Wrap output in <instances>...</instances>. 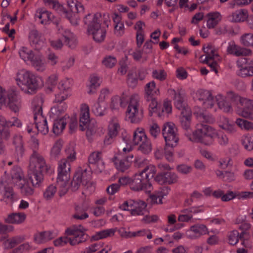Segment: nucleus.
<instances>
[{"label":"nucleus","mask_w":253,"mask_h":253,"mask_svg":"<svg viewBox=\"0 0 253 253\" xmlns=\"http://www.w3.org/2000/svg\"><path fill=\"white\" fill-rule=\"evenodd\" d=\"M12 186L18 189L23 195L29 196L34 193V188L29 185L22 169L18 167L5 171L1 177L0 189L4 198L10 202L15 201L16 196Z\"/></svg>","instance_id":"f257e3e1"},{"label":"nucleus","mask_w":253,"mask_h":253,"mask_svg":"<svg viewBox=\"0 0 253 253\" xmlns=\"http://www.w3.org/2000/svg\"><path fill=\"white\" fill-rule=\"evenodd\" d=\"M215 100L219 109L227 113L232 111L229 101L239 102L242 107L238 106L235 109L236 113L243 118L253 120V100L232 93L227 97L218 94Z\"/></svg>","instance_id":"f03ea898"},{"label":"nucleus","mask_w":253,"mask_h":253,"mask_svg":"<svg viewBox=\"0 0 253 253\" xmlns=\"http://www.w3.org/2000/svg\"><path fill=\"white\" fill-rule=\"evenodd\" d=\"M84 24L87 26V33L92 36L96 42H101L106 37V28L110 23L109 14L102 16L100 13L89 14L84 19Z\"/></svg>","instance_id":"7ed1b4c3"},{"label":"nucleus","mask_w":253,"mask_h":253,"mask_svg":"<svg viewBox=\"0 0 253 253\" xmlns=\"http://www.w3.org/2000/svg\"><path fill=\"white\" fill-rule=\"evenodd\" d=\"M122 139L126 144L123 148V152L126 154L133 149V145H139V150L145 154H148L152 150L150 140L148 138L144 129L142 127H137L133 132L132 138L130 139L129 135L124 132L122 133Z\"/></svg>","instance_id":"20e7f679"},{"label":"nucleus","mask_w":253,"mask_h":253,"mask_svg":"<svg viewBox=\"0 0 253 253\" xmlns=\"http://www.w3.org/2000/svg\"><path fill=\"white\" fill-rule=\"evenodd\" d=\"M186 130L185 135L189 140L193 142H199L205 145L210 146L214 142V138L217 135V131L212 127L202 125L198 126L197 129L192 131L190 126Z\"/></svg>","instance_id":"39448f33"},{"label":"nucleus","mask_w":253,"mask_h":253,"mask_svg":"<svg viewBox=\"0 0 253 253\" xmlns=\"http://www.w3.org/2000/svg\"><path fill=\"white\" fill-rule=\"evenodd\" d=\"M67 5L70 11H67L65 8L56 1H52L49 3L50 6L56 10L61 15L66 17L71 24L76 26L79 24L80 17L79 14L84 12V5L77 0H66Z\"/></svg>","instance_id":"423d86ee"},{"label":"nucleus","mask_w":253,"mask_h":253,"mask_svg":"<svg viewBox=\"0 0 253 253\" xmlns=\"http://www.w3.org/2000/svg\"><path fill=\"white\" fill-rule=\"evenodd\" d=\"M156 172V167L152 165L147 166L143 170L135 173L131 178L130 188L134 191L143 190L149 193L152 189L150 180Z\"/></svg>","instance_id":"0eeeda50"},{"label":"nucleus","mask_w":253,"mask_h":253,"mask_svg":"<svg viewBox=\"0 0 253 253\" xmlns=\"http://www.w3.org/2000/svg\"><path fill=\"white\" fill-rule=\"evenodd\" d=\"M15 80L21 89L27 93H33L43 85V81L41 77L36 76L26 70L19 71Z\"/></svg>","instance_id":"6e6552de"},{"label":"nucleus","mask_w":253,"mask_h":253,"mask_svg":"<svg viewBox=\"0 0 253 253\" xmlns=\"http://www.w3.org/2000/svg\"><path fill=\"white\" fill-rule=\"evenodd\" d=\"M169 93L173 99L175 106L181 110L179 119L182 126L184 129L188 128L191 124L192 114L190 108L184 103V92L181 89L175 90L170 89L169 90Z\"/></svg>","instance_id":"1a4fd4ad"},{"label":"nucleus","mask_w":253,"mask_h":253,"mask_svg":"<svg viewBox=\"0 0 253 253\" xmlns=\"http://www.w3.org/2000/svg\"><path fill=\"white\" fill-rule=\"evenodd\" d=\"M57 172L58 194L60 197H62L69 190L71 177V165L66 159H62L58 162Z\"/></svg>","instance_id":"9d476101"},{"label":"nucleus","mask_w":253,"mask_h":253,"mask_svg":"<svg viewBox=\"0 0 253 253\" xmlns=\"http://www.w3.org/2000/svg\"><path fill=\"white\" fill-rule=\"evenodd\" d=\"M43 99L41 97H35L32 102V109L34 119L37 130L43 134L48 132V127L45 118L42 115V105Z\"/></svg>","instance_id":"9b49d317"},{"label":"nucleus","mask_w":253,"mask_h":253,"mask_svg":"<svg viewBox=\"0 0 253 253\" xmlns=\"http://www.w3.org/2000/svg\"><path fill=\"white\" fill-rule=\"evenodd\" d=\"M4 104L12 112L16 113L22 108L21 97L13 90H5L0 87V104Z\"/></svg>","instance_id":"f8f14e48"},{"label":"nucleus","mask_w":253,"mask_h":253,"mask_svg":"<svg viewBox=\"0 0 253 253\" xmlns=\"http://www.w3.org/2000/svg\"><path fill=\"white\" fill-rule=\"evenodd\" d=\"M126 114L127 120L133 124H138L143 119L144 110L139 102L138 95L131 97Z\"/></svg>","instance_id":"ddd939ff"},{"label":"nucleus","mask_w":253,"mask_h":253,"mask_svg":"<svg viewBox=\"0 0 253 253\" xmlns=\"http://www.w3.org/2000/svg\"><path fill=\"white\" fill-rule=\"evenodd\" d=\"M29 170L44 171L49 175L54 172V167L47 164L43 157L36 152L31 157Z\"/></svg>","instance_id":"4468645a"},{"label":"nucleus","mask_w":253,"mask_h":253,"mask_svg":"<svg viewBox=\"0 0 253 253\" xmlns=\"http://www.w3.org/2000/svg\"><path fill=\"white\" fill-rule=\"evenodd\" d=\"M86 231V229L81 225H74L65 230V234L69 239L70 245L74 246L85 241Z\"/></svg>","instance_id":"2eb2a0df"},{"label":"nucleus","mask_w":253,"mask_h":253,"mask_svg":"<svg viewBox=\"0 0 253 253\" xmlns=\"http://www.w3.org/2000/svg\"><path fill=\"white\" fill-rule=\"evenodd\" d=\"M110 93L108 89L101 90L97 100L91 106L92 112L97 116H102L107 113V104L105 100Z\"/></svg>","instance_id":"dca6fc26"},{"label":"nucleus","mask_w":253,"mask_h":253,"mask_svg":"<svg viewBox=\"0 0 253 253\" xmlns=\"http://www.w3.org/2000/svg\"><path fill=\"white\" fill-rule=\"evenodd\" d=\"M162 134L166 145L172 147L176 146L178 141V137L176 127L173 123L167 122L164 124Z\"/></svg>","instance_id":"f3484780"},{"label":"nucleus","mask_w":253,"mask_h":253,"mask_svg":"<svg viewBox=\"0 0 253 253\" xmlns=\"http://www.w3.org/2000/svg\"><path fill=\"white\" fill-rule=\"evenodd\" d=\"M204 52L206 55H202L201 56V61L203 63H206L211 67V70L213 71L216 74L218 73V68L219 65L217 62V59L215 61H211L212 60L216 59L218 57L217 53L213 49L211 45H207L203 47Z\"/></svg>","instance_id":"a211bd4d"},{"label":"nucleus","mask_w":253,"mask_h":253,"mask_svg":"<svg viewBox=\"0 0 253 253\" xmlns=\"http://www.w3.org/2000/svg\"><path fill=\"white\" fill-rule=\"evenodd\" d=\"M120 208L122 210L129 211L132 215H139L144 214L146 204L142 201H134L130 200L124 202Z\"/></svg>","instance_id":"6ab92c4d"},{"label":"nucleus","mask_w":253,"mask_h":253,"mask_svg":"<svg viewBox=\"0 0 253 253\" xmlns=\"http://www.w3.org/2000/svg\"><path fill=\"white\" fill-rule=\"evenodd\" d=\"M91 177V171L89 170H78L71 182H70L69 186L73 191L77 190L80 186L82 185H86Z\"/></svg>","instance_id":"aec40b11"},{"label":"nucleus","mask_w":253,"mask_h":253,"mask_svg":"<svg viewBox=\"0 0 253 253\" xmlns=\"http://www.w3.org/2000/svg\"><path fill=\"white\" fill-rule=\"evenodd\" d=\"M120 129V126L118 119L116 117L112 118L108 123V136L104 139V143L106 145L111 144L114 139L118 135Z\"/></svg>","instance_id":"412c9836"},{"label":"nucleus","mask_w":253,"mask_h":253,"mask_svg":"<svg viewBox=\"0 0 253 253\" xmlns=\"http://www.w3.org/2000/svg\"><path fill=\"white\" fill-rule=\"evenodd\" d=\"M239 68L238 75L242 77L253 76V60L246 58H242L237 61Z\"/></svg>","instance_id":"4be33fe9"},{"label":"nucleus","mask_w":253,"mask_h":253,"mask_svg":"<svg viewBox=\"0 0 253 253\" xmlns=\"http://www.w3.org/2000/svg\"><path fill=\"white\" fill-rule=\"evenodd\" d=\"M90 169L95 173H100L104 169V164L102 159L101 153L94 152L88 157Z\"/></svg>","instance_id":"5701e85b"},{"label":"nucleus","mask_w":253,"mask_h":253,"mask_svg":"<svg viewBox=\"0 0 253 253\" xmlns=\"http://www.w3.org/2000/svg\"><path fill=\"white\" fill-rule=\"evenodd\" d=\"M133 159V155L132 154L127 157L123 156L122 154H118L115 157V167L118 170L124 171L130 167Z\"/></svg>","instance_id":"b1692460"},{"label":"nucleus","mask_w":253,"mask_h":253,"mask_svg":"<svg viewBox=\"0 0 253 253\" xmlns=\"http://www.w3.org/2000/svg\"><path fill=\"white\" fill-rule=\"evenodd\" d=\"M128 94V92L125 91L123 92L121 96L115 95L112 96L109 103L110 109L112 111H118L121 106H124Z\"/></svg>","instance_id":"393cba45"},{"label":"nucleus","mask_w":253,"mask_h":253,"mask_svg":"<svg viewBox=\"0 0 253 253\" xmlns=\"http://www.w3.org/2000/svg\"><path fill=\"white\" fill-rule=\"evenodd\" d=\"M6 120L0 115V154H3L5 151V145L3 140L9 137V132L6 128Z\"/></svg>","instance_id":"a878e982"},{"label":"nucleus","mask_w":253,"mask_h":253,"mask_svg":"<svg viewBox=\"0 0 253 253\" xmlns=\"http://www.w3.org/2000/svg\"><path fill=\"white\" fill-rule=\"evenodd\" d=\"M207 233H208V229L204 224H196L192 226L185 232L186 236L192 239H196Z\"/></svg>","instance_id":"bb28decb"},{"label":"nucleus","mask_w":253,"mask_h":253,"mask_svg":"<svg viewBox=\"0 0 253 253\" xmlns=\"http://www.w3.org/2000/svg\"><path fill=\"white\" fill-rule=\"evenodd\" d=\"M227 51L228 53L237 56H249L252 54V51L250 49L241 47L236 44L233 42H229Z\"/></svg>","instance_id":"cd10ccee"},{"label":"nucleus","mask_w":253,"mask_h":253,"mask_svg":"<svg viewBox=\"0 0 253 253\" xmlns=\"http://www.w3.org/2000/svg\"><path fill=\"white\" fill-rule=\"evenodd\" d=\"M58 232L56 230H47L38 232L34 235V240L37 244L44 243L56 236Z\"/></svg>","instance_id":"c85d7f7f"},{"label":"nucleus","mask_w":253,"mask_h":253,"mask_svg":"<svg viewBox=\"0 0 253 253\" xmlns=\"http://www.w3.org/2000/svg\"><path fill=\"white\" fill-rule=\"evenodd\" d=\"M249 18V11L246 9L237 10L228 16L229 20L234 23L247 22Z\"/></svg>","instance_id":"c756f323"},{"label":"nucleus","mask_w":253,"mask_h":253,"mask_svg":"<svg viewBox=\"0 0 253 253\" xmlns=\"http://www.w3.org/2000/svg\"><path fill=\"white\" fill-rule=\"evenodd\" d=\"M89 107L85 103H83L80 106V127L82 130H84L90 121Z\"/></svg>","instance_id":"7c9ffc66"},{"label":"nucleus","mask_w":253,"mask_h":253,"mask_svg":"<svg viewBox=\"0 0 253 253\" xmlns=\"http://www.w3.org/2000/svg\"><path fill=\"white\" fill-rule=\"evenodd\" d=\"M59 103L51 108L49 113L50 118L52 119H55V118L59 119L60 118L65 117L66 120L68 119V116L66 115L62 116L67 108V104L65 103Z\"/></svg>","instance_id":"2f4dec72"},{"label":"nucleus","mask_w":253,"mask_h":253,"mask_svg":"<svg viewBox=\"0 0 253 253\" xmlns=\"http://www.w3.org/2000/svg\"><path fill=\"white\" fill-rule=\"evenodd\" d=\"M35 18L41 20L42 24H47L50 22L56 23L57 21L54 20L53 15L48 11L43 9H39L36 12Z\"/></svg>","instance_id":"473e14b6"},{"label":"nucleus","mask_w":253,"mask_h":253,"mask_svg":"<svg viewBox=\"0 0 253 253\" xmlns=\"http://www.w3.org/2000/svg\"><path fill=\"white\" fill-rule=\"evenodd\" d=\"M204 211V208L201 206L185 209L182 211V213L179 215L178 220L181 222H187L192 218L193 214L201 212Z\"/></svg>","instance_id":"72a5a7b5"},{"label":"nucleus","mask_w":253,"mask_h":253,"mask_svg":"<svg viewBox=\"0 0 253 253\" xmlns=\"http://www.w3.org/2000/svg\"><path fill=\"white\" fill-rule=\"evenodd\" d=\"M58 33L65 40V42L71 48H74L77 43V39L74 34L70 30L64 29L63 27L58 28Z\"/></svg>","instance_id":"f704fd0d"},{"label":"nucleus","mask_w":253,"mask_h":253,"mask_svg":"<svg viewBox=\"0 0 253 253\" xmlns=\"http://www.w3.org/2000/svg\"><path fill=\"white\" fill-rule=\"evenodd\" d=\"M112 18L114 23V32L117 36H122L125 33V26L122 21V16L114 12L112 15Z\"/></svg>","instance_id":"c9c22d12"},{"label":"nucleus","mask_w":253,"mask_h":253,"mask_svg":"<svg viewBox=\"0 0 253 253\" xmlns=\"http://www.w3.org/2000/svg\"><path fill=\"white\" fill-rule=\"evenodd\" d=\"M29 38L31 44L38 49L41 48L45 44L44 39L37 30L31 31Z\"/></svg>","instance_id":"e433bc0d"},{"label":"nucleus","mask_w":253,"mask_h":253,"mask_svg":"<svg viewBox=\"0 0 253 253\" xmlns=\"http://www.w3.org/2000/svg\"><path fill=\"white\" fill-rule=\"evenodd\" d=\"M43 172H44L29 170V179L34 187H39L42 184L43 180Z\"/></svg>","instance_id":"4c0bfd02"},{"label":"nucleus","mask_w":253,"mask_h":253,"mask_svg":"<svg viewBox=\"0 0 253 253\" xmlns=\"http://www.w3.org/2000/svg\"><path fill=\"white\" fill-rule=\"evenodd\" d=\"M30 63L38 72H43L46 69L47 63L42 55L40 53L36 54Z\"/></svg>","instance_id":"58836bf2"},{"label":"nucleus","mask_w":253,"mask_h":253,"mask_svg":"<svg viewBox=\"0 0 253 253\" xmlns=\"http://www.w3.org/2000/svg\"><path fill=\"white\" fill-rule=\"evenodd\" d=\"M24 239L23 236H16L9 239H6L5 236H2L0 238V242H3L2 245L5 249H9L22 242Z\"/></svg>","instance_id":"ea45409f"},{"label":"nucleus","mask_w":253,"mask_h":253,"mask_svg":"<svg viewBox=\"0 0 253 253\" xmlns=\"http://www.w3.org/2000/svg\"><path fill=\"white\" fill-rule=\"evenodd\" d=\"M146 99L155 98L160 94L159 88L156 86V83L152 81L147 83L144 88Z\"/></svg>","instance_id":"a19ab883"},{"label":"nucleus","mask_w":253,"mask_h":253,"mask_svg":"<svg viewBox=\"0 0 253 253\" xmlns=\"http://www.w3.org/2000/svg\"><path fill=\"white\" fill-rule=\"evenodd\" d=\"M207 17V26L209 29L214 28L222 20V15L218 12H210Z\"/></svg>","instance_id":"79ce46f5"},{"label":"nucleus","mask_w":253,"mask_h":253,"mask_svg":"<svg viewBox=\"0 0 253 253\" xmlns=\"http://www.w3.org/2000/svg\"><path fill=\"white\" fill-rule=\"evenodd\" d=\"M101 83V80L98 76L95 75L90 76L87 84V93L89 94L95 93L97 88L100 86Z\"/></svg>","instance_id":"37998d69"},{"label":"nucleus","mask_w":253,"mask_h":253,"mask_svg":"<svg viewBox=\"0 0 253 253\" xmlns=\"http://www.w3.org/2000/svg\"><path fill=\"white\" fill-rule=\"evenodd\" d=\"M218 126L229 133H234L236 131L235 125L230 120L223 116L220 117L218 121Z\"/></svg>","instance_id":"c03bdc74"},{"label":"nucleus","mask_w":253,"mask_h":253,"mask_svg":"<svg viewBox=\"0 0 253 253\" xmlns=\"http://www.w3.org/2000/svg\"><path fill=\"white\" fill-rule=\"evenodd\" d=\"M116 231L114 228H110L97 232L90 237V240L96 241L112 237L114 235Z\"/></svg>","instance_id":"a18cd8bd"},{"label":"nucleus","mask_w":253,"mask_h":253,"mask_svg":"<svg viewBox=\"0 0 253 253\" xmlns=\"http://www.w3.org/2000/svg\"><path fill=\"white\" fill-rule=\"evenodd\" d=\"M20 58L25 62L30 63L36 54L27 47L22 46L18 50Z\"/></svg>","instance_id":"49530a36"},{"label":"nucleus","mask_w":253,"mask_h":253,"mask_svg":"<svg viewBox=\"0 0 253 253\" xmlns=\"http://www.w3.org/2000/svg\"><path fill=\"white\" fill-rule=\"evenodd\" d=\"M26 218V214L23 212H17L9 214L5 220L8 223L20 224L23 223Z\"/></svg>","instance_id":"de8ad7c7"},{"label":"nucleus","mask_w":253,"mask_h":253,"mask_svg":"<svg viewBox=\"0 0 253 253\" xmlns=\"http://www.w3.org/2000/svg\"><path fill=\"white\" fill-rule=\"evenodd\" d=\"M53 121L52 131L53 132L56 134L58 135L60 134L65 128V127L67 124V120L66 118H61L59 119L55 118L52 119Z\"/></svg>","instance_id":"09e8293b"},{"label":"nucleus","mask_w":253,"mask_h":253,"mask_svg":"<svg viewBox=\"0 0 253 253\" xmlns=\"http://www.w3.org/2000/svg\"><path fill=\"white\" fill-rule=\"evenodd\" d=\"M169 193V189L167 187H163L157 191L155 194L151 196L153 203L162 204L163 198Z\"/></svg>","instance_id":"8fccbe9b"},{"label":"nucleus","mask_w":253,"mask_h":253,"mask_svg":"<svg viewBox=\"0 0 253 253\" xmlns=\"http://www.w3.org/2000/svg\"><path fill=\"white\" fill-rule=\"evenodd\" d=\"M104 129L102 127H98L96 123L90 124L86 131L87 137L91 136H100L104 133Z\"/></svg>","instance_id":"3c124183"},{"label":"nucleus","mask_w":253,"mask_h":253,"mask_svg":"<svg viewBox=\"0 0 253 253\" xmlns=\"http://www.w3.org/2000/svg\"><path fill=\"white\" fill-rule=\"evenodd\" d=\"M249 234L247 232H243L240 236L242 240L241 244L243 246L242 248H239L237 250V253H248V250L252 247L251 244L248 240Z\"/></svg>","instance_id":"603ef678"},{"label":"nucleus","mask_w":253,"mask_h":253,"mask_svg":"<svg viewBox=\"0 0 253 253\" xmlns=\"http://www.w3.org/2000/svg\"><path fill=\"white\" fill-rule=\"evenodd\" d=\"M57 194L56 186L52 184L48 185L43 192V197L46 201L52 200Z\"/></svg>","instance_id":"864d4df0"},{"label":"nucleus","mask_w":253,"mask_h":253,"mask_svg":"<svg viewBox=\"0 0 253 253\" xmlns=\"http://www.w3.org/2000/svg\"><path fill=\"white\" fill-rule=\"evenodd\" d=\"M172 106L170 101L165 100L162 107L160 108V112L158 113V117L161 119L167 117L171 113Z\"/></svg>","instance_id":"5fc2aeb1"},{"label":"nucleus","mask_w":253,"mask_h":253,"mask_svg":"<svg viewBox=\"0 0 253 253\" xmlns=\"http://www.w3.org/2000/svg\"><path fill=\"white\" fill-rule=\"evenodd\" d=\"M241 44L245 47H253V33H245L240 37Z\"/></svg>","instance_id":"6e6d98bb"},{"label":"nucleus","mask_w":253,"mask_h":253,"mask_svg":"<svg viewBox=\"0 0 253 253\" xmlns=\"http://www.w3.org/2000/svg\"><path fill=\"white\" fill-rule=\"evenodd\" d=\"M235 123L242 130L249 131L253 130V122L240 118H238L236 119Z\"/></svg>","instance_id":"4d7b16f0"},{"label":"nucleus","mask_w":253,"mask_h":253,"mask_svg":"<svg viewBox=\"0 0 253 253\" xmlns=\"http://www.w3.org/2000/svg\"><path fill=\"white\" fill-rule=\"evenodd\" d=\"M146 101L149 103L148 112L150 116H152L153 114H156L160 112V107L158 105V103L156 98L147 99Z\"/></svg>","instance_id":"13d9d810"},{"label":"nucleus","mask_w":253,"mask_h":253,"mask_svg":"<svg viewBox=\"0 0 253 253\" xmlns=\"http://www.w3.org/2000/svg\"><path fill=\"white\" fill-rule=\"evenodd\" d=\"M66 154L67 155V162L70 164L75 161L76 159V153L75 150V144L74 143L70 144L66 148Z\"/></svg>","instance_id":"bf43d9fd"},{"label":"nucleus","mask_w":253,"mask_h":253,"mask_svg":"<svg viewBox=\"0 0 253 253\" xmlns=\"http://www.w3.org/2000/svg\"><path fill=\"white\" fill-rule=\"evenodd\" d=\"M63 143L60 140L57 141L53 146L50 151V157L52 159H56L60 155L62 148Z\"/></svg>","instance_id":"052dcab7"},{"label":"nucleus","mask_w":253,"mask_h":253,"mask_svg":"<svg viewBox=\"0 0 253 253\" xmlns=\"http://www.w3.org/2000/svg\"><path fill=\"white\" fill-rule=\"evenodd\" d=\"M242 144L246 150H253V135H244L242 138Z\"/></svg>","instance_id":"680f3d73"},{"label":"nucleus","mask_w":253,"mask_h":253,"mask_svg":"<svg viewBox=\"0 0 253 253\" xmlns=\"http://www.w3.org/2000/svg\"><path fill=\"white\" fill-rule=\"evenodd\" d=\"M71 94V92L67 91L59 90L58 92L55 95L54 102L63 103V102L69 98Z\"/></svg>","instance_id":"e2e57ef3"},{"label":"nucleus","mask_w":253,"mask_h":253,"mask_svg":"<svg viewBox=\"0 0 253 253\" xmlns=\"http://www.w3.org/2000/svg\"><path fill=\"white\" fill-rule=\"evenodd\" d=\"M72 81L70 79H64L60 81L59 84L58 90H65L72 93L71 86Z\"/></svg>","instance_id":"0e129e2a"},{"label":"nucleus","mask_w":253,"mask_h":253,"mask_svg":"<svg viewBox=\"0 0 253 253\" xmlns=\"http://www.w3.org/2000/svg\"><path fill=\"white\" fill-rule=\"evenodd\" d=\"M13 144L15 146V150L18 155H22L24 149L22 137L20 135H16L14 137Z\"/></svg>","instance_id":"69168bd1"},{"label":"nucleus","mask_w":253,"mask_h":253,"mask_svg":"<svg viewBox=\"0 0 253 253\" xmlns=\"http://www.w3.org/2000/svg\"><path fill=\"white\" fill-rule=\"evenodd\" d=\"M75 63V58L71 56L60 62V67L63 71L69 70L73 66Z\"/></svg>","instance_id":"338daca9"},{"label":"nucleus","mask_w":253,"mask_h":253,"mask_svg":"<svg viewBox=\"0 0 253 253\" xmlns=\"http://www.w3.org/2000/svg\"><path fill=\"white\" fill-rule=\"evenodd\" d=\"M211 94V92L208 90L199 89L195 93V96L194 97L199 101H203V103L208 99Z\"/></svg>","instance_id":"774afa93"}]
</instances>
